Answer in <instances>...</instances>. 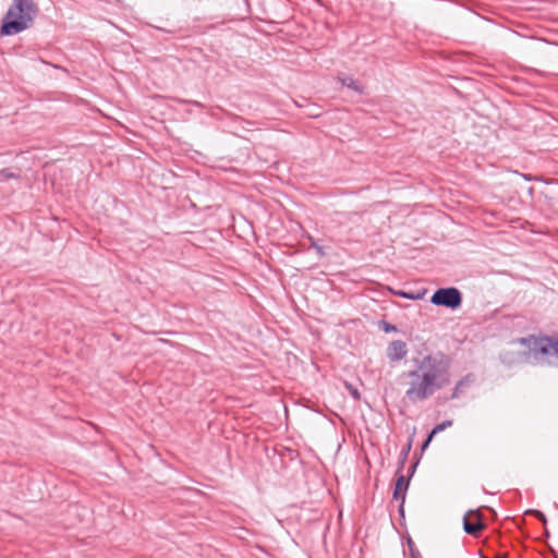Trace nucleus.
Here are the masks:
<instances>
[{"label":"nucleus","instance_id":"f257e3e1","mask_svg":"<svg viewBox=\"0 0 558 558\" xmlns=\"http://www.w3.org/2000/svg\"><path fill=\"white\" fill-rule=\"evenodd\" d=\"M451 360L442 352L429 353L413 360V368L403 374L407 379L405 397L421 402L450 383Z\"/></svg>","mask_w":558,"mask_h":558},{"label":"nucleus","instance_id":"f03ea898","mask_svg":"<svg viewBox=\"0 0 558 558\" xmlns=\"http://www.w3.org/2000/svg\"><path fill=\"white\" fill-rule=\"evenodd\" d=\"M37 14L33 0H13L9 8L1 32L4 35H15L28 28Z\"/></svg>","mask_w":558,"mask_h":558},{"label":"nucleus","instance_id":"7ed1b4c3","mask_svg":"<svg viewBox=\"0 0 558 558\" xmlns=\"http://www.w3.org/2000/svg\"><path fill=\"white\" fill-rule=\"evenodd\" d=\"M529 348L534 362L541 366L558 367V336H544L521 339Z\"/></svg>","mask_w":558,"mask_h":558},{"label":"nucleus","instance_id":"20e7f679","mask_svg":"<svg viewBox=\"0 0 558 558\" xmlns=\"http://www.w3.org/2000/svg\"><path fill=\"white\" fill-rule=\"evenodd\" d=\"M430 302L437 306L458 308L462 303V294L457 288H440L434 292Z\"/></svg>","mask_w":558,"mask_h":558},{"label":"nucleus","instance_id":"39448f33","mask_svg":"<svg viewBox=\"0 0 558 558\" xmlns=\"http://www.w3.org/2000/svg\"><path fill=\"white\" fill-rule=\"evenodd\" d=\"M484 527L485 524L477 512H469L465 514L463 519V529L468 534L476 535Z\"/></svg>","mask_w":558,"mask_h":558},{"label":"nucleus","instance_id":"423d86ee","mask_svg":"<svg viewBox=\"0 0 558 558\" xmlns=\"http://www.w3.org/2000/svg\"><path fill=\"white\" fill-rule=\"evenodd\" d=\"M408 354L407 343L402 340L392 341L387 350V356L390 361L397 362L404 359Z\"/></svg>","mask_w":558,"mask_h":558},{"label":"nucleus","instance_id":"0eeeda50","mask_svg":"<svg viewBox=\"0 0 558 558\" xmlns=\"http://www.w3.org/2000/svg\"><path fill=\"white\" fill-rule=\"evenodd\" d=\"M474 381L475 376L473 374H468L464 377H462L459 381H457L450 398H460L462 395H464L465 390L474 384Z\"/></svg>","mask_w":558,"mask_h":558},{"label":"nucleus","instance_id":"6e6552de","mask_svg":"<svg viewBox=\"0 0 558 558\" xmlns=\"http://www.w3.org/2000/svg\"><path fill=\"white\" fill-rule=\"evenodd\" d=\"M408 486H409V481H405L404 475H402V474L399 475L396 481V485H395L393 498L396 500H402V504H404L405 492L408 489Z\"/></svg>","mask_w":558,"mask_h":558},{"label":"nucleus","instance_id":"1a4fd4ad","mask_svg":"<svg viewBox=\"0 0 558 558\" xmlns=\"http://www.w3.org/2000/svg\"><path fill=\"white\" fill-rule=\"evenodd\" d=\"M338 80L343 86L354 90L357 94H363V92H364L363 85L357 80L353 78L352 76L339 75Z\"/></svg>","mask_w":558,"mask_h":558},{"label":"nucleus","instance_id":"9d476101","mask_svg":"<svg viewBox=\"0 0 558 558\" xmlns=\"http://www.w3.org/2000/svg\"><path fill=\"white\" fill-rule=\"evenodd\" d=\"M451 425H452V421H451V420H446V421H444L442 423H440V424L436 425V426L432 429V432L428 434L427 439H426V440L424 441V444L422 445V449L424 450V449H426V448L428 447V445H429L430 440L433 439V437H434L436 434H438V433H440V432L445 430L447 427H450Z\"/></svg>","mask_w":558,"mask_h":558},{"label":"nucleus","instance_id":"9b49d317","mask_svg":"<svg viewBox=\"0 0 558 558\" xmlns=\"http://www.w3.org/2000/svg\"><path fill=\"white\" fill-rule=\"evenodd\" d=\"M307 239H308V241H310V243H311V246H312L313 248H315V251L317 252V254H318L319 256H324V255H325L324 248H323L320 245H318V244H317V242L315 241V239H314L312 235H307Z\"/></svg>","mask_w":558,"mask_h":558},{"label":"nucleus","instance_id":"f8f14e48","mask_svg":"<svg viewBox=\"0 0 558 558\" xmlns=\"http://www.w3.org/2000/svg\"><path fill=\"white\" fill-rule=\"evenodd\" d=\"M344 386L352 398H354L355 400H360L361 396H360V392L356 387H354L353 385H351L349 383H345Z\"/></svg>","mask_w":558,"mask_h":558},{"label":"nucleus","instance_id":"ddd939ff","mask_svg":"<svg viewBox=\"0 0 558 558\" xmlns=\"http://www.w3.org/2000/svg\"><path fill=\"white\" fill-rule=\"evenodd\" d=\"M397 294L401 298H404V299H408V300H418L422 298L421 294H413V293H409V292H403V291H400V292H397Z\"/></svg>","mask_w":558,"mask_h":558},{"label":"nucleus","instance_id":"4468645a","mask_svg":"<svg viewBox=\"0 0 558 558\" xmlns=\"http://www.w3.org/2000/svg\"><path fill=\"white\" fill-rule=\"evenodd\" d=\"M0 175L3 178V179H11V178H19L17 174H15L14 172H12L10 169H2L0 171Z\"/></svg>","mask_w":558,"mask_h":558},{"label":"nucleus","instance_id":"2eb2a0df","mask_svg":"<svg viewBox=\"0 0 558 558\" xmlns=\"http://www.w3.org/2000/svg\"><path fill=\"white\" fill-rule=\"evenodd\" d=\"M533 513L535 514V517L537 519H539L542 521L543 524H546L547 523V519L545 517V514L538 510H534Z\"/></svg>","mask_w":558,"mask_h":558},{"label":"nucleus","instance_id":"dca6fc26","mask_svg":"<svg viewBox=\"0 0 558 558\" xmlns=\"http://www.w3.org/2000/svg\"><path fill=\"white\" fill-rule=\"evenodd\" d=\"M403 505L404 504L401 502L400 506H399V512H400L401 515H403V513H404Z\"/></svg>","mask_w":558,"mask_h":558},{"label":"nucleus","instance_id":"f3484780","mask_svg":"<svg viewBox=\"0 0 558 558\" xmlns=\"http://www.w3.org/2000/svg\"><path fill=\"white\" fill-rule=\"evenodd\" d=\"M410 548L412 549V541H409Z\"/></svg>","mask_w":558,"mask_h":558},{"label":"nucleus","instance_id":"a211bd4d","mask_svg":"<svg viewBox=\"0 0 558 558\" xmlns=\"http://www.w3.org/2000/svg\"><path fill=\"white\" fill-rule=\"evenodd\" d=\"M412 558H416V555L414 554L413 550H412Z\"/></svg>","mask_w":558,"mask_h":558}]
</instances>
